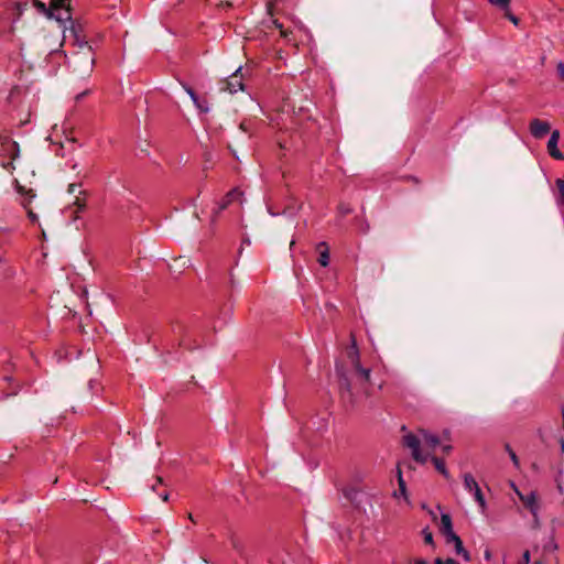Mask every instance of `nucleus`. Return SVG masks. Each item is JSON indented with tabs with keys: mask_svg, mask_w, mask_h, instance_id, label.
Returning <instances> with one entry per match:
<instances>
[{
	"mask_svg": "<svg viewBox=\"0 0 564 564\" xmlns=\"http://www.w3.org/2000/svg\"><path fill=\"white\" fill-rule=\"evenodd\" d=\"M171 332L173 334V338L164 339V347L167 349V352H171V349H174L175 347H183L188 350H193L198 347V345L195 344V340L191 338V329L184 323H173Z\"/></svg>",
	"mask_w": 564,
	"mask_h": 564,
	"instance_id": "nucleus-1",
	"label": "nucleus"
},
{
	"mask_svg": "<svg viewBox=\"0 0 564 564\" xmlns=\"http://www.w3.org/2000/svg\"><path fill=\"white\" fill-rule=\"evenodd\" d=\"M72 0H51L48 6L50 14L61 24L64 25L70 21L72 17Z\"/></svg>",
	"mask_w": 564,
	"mask_h": 564,
	"instance_id": "nucleus-2",
	"label": "nucleus"
},
{
	"mask_svg": "<svg viewBox=\"0 0 564 564\" xmlns=\"http://www.w3.org/2000/svg\"><path fill=\"white\" fill-rule=\"evenodd\" d=\"M464 488L474 495L475 501L478 503L481 513H485L487 510V502L485 496L476 481L475 477L470 473H466L463 476Z\"/></svg>",
	"mask_w": 564,
	"mask_h": 564,
	"instance_id": "nucleus-3",
	"label": "nucleus"
},
{
	"mask_svg": "<svg viewBox=\"0 0 564 564\" xmlns=\"http://www.w3.org/2000/svg\"><path fill=\"white\" fill-rule=\"evenodd\" d=\"M403 445L412 451V457L416 463L425 464L427 456L421 452V441L413 433L403 436Z\"/></svg>",
	"mask_w": 564,
	"mask_h": 564,
	"instance_id": "nucleus-4",
	"label": "nucleus"
},
{
	"mask_svg": "<svg viewBox=\"0 0 564 564\" xmlns=\"http://www.w3.org/2000/svg\"><path fill=\"white\" fill-rule=\"evenodd\" d=\"M221 90H226L230 94L245 90L242 68L238 67L228 78L223 82Z\"/></svg>",
	"mask_w": 564,
	"mask_h": 564,
	"instance_id": "nucleus-5",
	"label": "nucleus"
},
{
	"mask_svg": "<svg viewBox=\"0 0 564 564\" xmlns=\"http://www.w3.org/2000/svg\"><path fill=\"white\" fill-rule=\"evenodd\" d=\"M349 358L351 359L352 368L361 382H369L370 380V369L365 368L360 364L359 352L357 350L356 344L352 345V350L348 352Z\"/></svg>",
	"mask_w": 564,
	"mask_h": 564,
	"instance_id": "nucleus-6",
	"label": "nucleus"
},
{
	"mask_svg": "<svg viewBox=\"0 0 564 564\" xmlns=\"http://www.w3.org/2000/svg\"><path fill=\"white\" fill-rule=\"evenodd\" d=\"M68 22L70 23L69 32L74 37L75 44L80 48H87L88 52H91V46H89L88 42L86 41V35L84 34L80 23L74 21L72 18Z\"/></svg>",
	"mask_w": 564,
	"mask_h": 564,
	"instance_id": "nucleus-7",
	"label": "nucleus"
},
{
	"mask_svg": "<svg viewBox=\"0 0 564 564\" xmlns=\"http://www.w3.org/2000/svg\"><path fill=\"white\" fill-rule=\"evenodd\" d=\"M530 133L535 139H543L551 132V124L547 121L534 118L529 124Z\"/></svg>",
	"mask_w": 564,
	"mask_h": 564,
	"instance_id": "nucleus-8",
	"label": "nucleus"
},
{
	"mask_svg": "<svg viewBox=\"0 0 564 564\" xmlns=\"http://www.w3.org/2000/svg\"><path fill=\"white\" fill-rule=\"evenodd\" d=\"M242 193L237 188L229 191L217 204V207L214 209V215L217 216L227 209L232 202L240 199Z\"/></svg>",
	"mask_w": 564,
	"mask_h": 564,
	"instance_id": "nucleus-9",
	"label": "nucleus"
},
{
	"mask_svg": "<svg viewBox=\"0 0 564 564\" xmlns=\"http://www.w3.org/2000/svg\"><path fill=\"white\" fill-rule=\"evenodd\" d=\"M15 192L22 197L21 205L24 209L30 208L32 199L35 197V193L32 188H26L21 185L18 180L14 181Z\"/></svg>",
	"mask_w": 564,
	"mask_h": 564,
	"instance_id": "nucleus-10",
	"label": "nucleus"
},
{
	"mask_svg": "<svg viewBox=\"0 0 564 564\" xmlns=\"http://www.w3.org/2000/svg\"><path fill=\"white\" fill-rule=\"evenodd\" d=\"M558 140H560V131L553 130L551 132V137L547 141V145H546L547 152H549L550 156H552L555 160H564L563 153L557 148Z\"/></svg>",
	"mask_w": 564,
	"mask_h": 564,
	"instance_id": "nucleus-11",
	"label": "nucleus"
},
{
	"mask_svg": "<svg viewBox=\"0 0 564 564\" xmlns=\"http://www.w3.org/2000/svg\"><path fill=\"white\" fill-rule=\"evenodd\" d=\"M520 499L523 502L524 507L531 512V514L534 518H536L540 506L535 492L532 491L527 496L520 495Z\"/></svg>",
	"mask_w": 564,
	"mask_h": 564,
	"instance_id": "nucleus-12",
	"label": "nucleus"
},
{
	"mask_svg": "<svg viewBox=\"0 0 564 564\" xmlns=\"http://www.w3.org/2000/svg\"><path fill=\"white\" fill-rule=\"evenodd\" d=\"M316 251L318 252L317 262L322 267H327L329 264L330 256H329V247L327 242L322 241L316 245Z\"/></svg>",
	"mask_w": 564,
	"mask_h": 564,
	"instance_id": "nucleus-13",
	"label": "nucleus"
},
{
	"mask_svg": "<svg viewBox=\"0 0 564 564\" xmlns=\"http://www.w3.org/2000/svg\"><path fill=\"white\" fill-rule=\"evenodd\" d=\"M440 532L443 536H447L454 532L452 517L448 513L441 516Z\"/></svg>",
	"mask_w": 564,
	"mask_h": 564,
	"instance_id": "nucleus-14",
	"label": "nucleus"
},
{
	"mask_svg": "<svg viewBox=\"0 0 564 564\" xmlns=\"http://www.w3.org/2000/svg\"><path fill=\"white\" fill-rule=\"evenodd\" d=\"M191 99L200 113L209 112V110H210L209 102L206 97H200L196 94Z\"/></svg>",
	"mask_w": 564,
	"mask_h": 564,
	"instance_id": "nucleus-15",
	"label": "nucleus"
},
{
	"mask_svg": "<svg viewBox=\"0 0 564 564\" xmlns=\"http://www.w3.org/2000/svg\"><path fill=\"white\" fill-rule=\"evenodd\" d=\"M339 387H340V391H341V397L344 399L347 398L351 402L352 401L351 400V398H352L351 386H350L349 379L346 376L340 377Z\"/></svg>",
	"mask_w": 564,
	"mask_h": 564,
	"instance_id": "nucleus-16",
	"label": "nucleus"
},
{
	"mask_svg": "<svg viewBox=\"0 0 564 564\" xmlns=\"http://www.w3.org/2000/svg\"><path fill=\"white\" fill-rule=\"evenodd\" d=\"M431 460L438 473H441L445 478H449V473L446 468L444 458L432 456Z\"/></svg>",
	"mask_w": 564,
	"mask_h": 564,
	"instance_id": "nucleus-17",
	"label": "nucleus"
},
{
	"mask_svg": "<svg viewBox=\"0 0 564 564\" xmlns=\"http://www.w3.org/2000/svg\"><path fill=\"white\" fill-rule=\"evenodd\" d=\"M454 546L457 555H460L467 562L470 561V553L464 547L462 539H457Z\"/></svg>",
	"mask_w": 564,
	"mask_h": 564,
	"instance_id": "nucleus-18",
	"label": "nucleus"
},
{
	"mask_svg": "<svg viewBox=\"0 0 564 564\" xmlns=\"http://www.w3.org/2000/svg\"><path fill=\"white\" fill-rule=\"evenodd\" d=\"M423 441L431 448H435L440 444V437L427 432L423 433Z\"/></svg>",
	"mask_w": 564,
	"mask_h": 564,
	"instance_id": "nucleus-19",
	"label": "nucleus"
},
{
	"mask_svg": "<svg viewBox=\"0 0 564 564\" xmlns=\"http://www.w3.org/2000/svg\"><path fill=\"white\" fill-rule=\"evenodd\" d=\"M7 151L10 152V158L15 160L19 156V144L15 141L9 140L7 144Z\"/></svg>",
	"mask_w": 564,
	"mask_h": 564,
	"instance_id": "nucleus-20",
	"label": "nucleus"
},
{
	"mask_svg": "<svg viewBox=\"0 0 564 564\" xmlns=\"http://www.w3.org/2000/svg\"><path fill=\"white\" fill-rule=\"evenodd\" d=\"M491 6L499 10H506L510 7L511 0H487Z\"/></svg>",
	"mask_w": 564,
	"mask_h": 564,
	"instance_id": "nucleus-21",
	"label": "nucleus"
},
{
	"mask_svg": "<svg viewBox=\"0 0 564 564\" xmlns=\"http://www.w3.org/2000/svg\"><path fill=\"white\" fill-rule=\"evenodd\" d=\"M34 6L40 12L44 13L48 19H54L53 15L50 14L48 7H46L44 2L34 0Z\"/></svg>",
	"mask_w": 564,
	"mask_h": 564,
	"instance_id": "nucleus-22",
	"label": "nucleus"
},
{
	"mask_svg": "<svg viewBox=\"0 0 564 564\" xmlns=\"http://www.w3.org/2000/svg\"><path fill=\"white\" fill-rule=\"evenodd\" d=\"M398 484H399V491L402 496H405L406 495V485H405V481L402 477V470L400 469V467H398Z\"/></svg>",
	"mask_w": 564,
	"mask_h": 564,
	"instance_id": "nucleus-23",
	"label": "nucleus"
},
{
	"mask_svg": "<svg viewBox=\"0 0 564 564\" xmlns=\"http://www.w3.org/2000/svg\"><path fill=\"white\" fill-rule=\"evenodd\" d=\"M423 539L426 544L433 545V533L429 530V528H425L422 530Z\"/></svg>",
	"mask_w": 564,
	"mask_h": 564,
	"instance_id": "nucleus-24",
	"label": "nucleus"
},
{
	"mask_svg": "<svg viewBox=\"0 0 564 564\" xmlns=\"http://www.w3.org/2000/svg\"><path fill=\"white\" fill-rule=\"evenodd\" d=\"M503 13H505V17L511 21L514 25H518L520 20L518 17H516L511 11H510V7L506 10H502Z\"/></svg>",
	"mask_w": 564,
	"mask_h": 564,
	"instance_id": "nucleus-25",
	"label": "nucleus"
},
{
	"mask_svg": "<svg viewBox=\"0 0 564 564\" xmlns=\"http://www.w3.org/2000/svg\"><path fill=\"white\" fill-rule=\"evenodd\" d=\"M338 212L341 216H347L352 213V208L348 204L340 203L338 206Z\"/></svg>",
	"mask_w": 564,
	"mask_h": 564,
	"instance_id": "nucleus-26",
	"label": "nucleus"
},
{
	"mask_svg": "<svg viewBox=\"0 0 564 564\" xmlns=\"http://www.w3.org/2000/svg\"><path fill=\"white\" fill-rule=\"evenodd\" d=\"M74 205H76L77 209L76 213L83 212L86 208V202L85 199H82L80 197L76 196Z\"/></svg>",
	"mask_w": 564,
	"mask_h": 564,
	"instance_id": "nucleus-27",
	"label": "nucleus"
},
{
	"mask_svg": "<svg viewBox=\"0 0 564 564\" xmlns=\"http://www.w3.org/2000/svg\"><path fill=\"white\" fill-rule=\"evenodd\" d=\"M506 449L507 452L509 453L510 455V458L512 460V463L516 465V466H519V458L517 456V454L512 451V448L510 447L509 444L506 445Z\"/></svg>",
	"mask_w": 564,
	"mask_h": 564,
	"instance_id": "nucleus-28",
	"label": "nucleus"
},
{
	"mask_svg": "<svg viewBox=\"0 0 564 564\" xmlns=\"http://www.w3.org/2000/svg\"><path fill=\"white\" fill-rule=\"evenodd\" d=\"M181 86L183 87V89L188 94V96L192 98L194 95H196L197 93L194 90V88L188 85L187 83L185 82H180Z\"/></svg>",
	"mask_w": 564,
	"mask_h": 564,
	"instance_id": "nucleus-29",
	"label": "nucleus"
},
{
	"mask_svg": "<svg viewBox=\"0 0 564 564\" xmlns=\"http://www.w3.org/2000/svg\"><path fill=\"white\" fill-rule=\"evenodd\" d=\"M557 549V544L554 540V536L552 535L550 538V541L544 545L545 551H555Z\"/></svg>",
	"mask_w": 564,
	"mask_h": 564,
	"instance_id": "nucleus-30",
	"label": "nucleus"
},
{
	"mask_svg": "<svg viewBox=\"0 0 564 564\" xmlns=\"http://www.w3.org/2000/svg\"><path fill=\"white\" fill-rule=\"evenodd\" d=\"M556 72H557V76H558L560 80L564 83V63L563 62L557 63Z\"/></svg>",
	"mask_w": 564,
	"mask_h": 564,
	"instance_id": "nucleus-31",
	"label": "nucleus"
},
{
	"mask_svg": "<svg viewBox=\"0 0 564 564\" xmlns=\"http://www.w3.org/2000/svg\"><path fill=\"white\" fill-rule=\"evenodd\" d=\"M356 494H357V491H356L355 489H352V488H350V489H345V490H344V496H345L348 500H350V501H352V500H354V498H355Z\"/></svg>",
	"mask_w": 564,
	"mask_h": 564,
	"instance_id": "nucleus-32",
	"label": "nucleus"
},
{
	"mask_svg": "<svg viewBox=\"0 0 564 564\" xmlns=\"http://www.w3.org/2000/svg\"><path fill=\"white\" fill-rule=\"evenodd\" d=\"M444 538H445V542L447 544H451V543L454 544L457 541V539H460L455 532H453L452 534L444 536Z\"/></svg>",
	"mask_w": 564,
	"mask_h": 564,
	"instance_id": "nucleus-33",
	"label": "nucleus"
},
{
	"mask_svg": "<svg viewBox=\"0 0 564 564\" xmlns=\"http://www.w3.org/2000/svg\"><path fill=\"white\" fill-rule=\"evenodd\" d=\"M25 210L28 213V217H29L30 221L33 223V224L36 223L37 219H39L37 215L31 208H28Z\"/></svg>",
	"mask_w": 564,
	"mask_h": 564,
	"instance_id": "nucleus-34",
	"label": "nucleus"
},
{
	"mask_svg": "<svg viewBox=\"0 0 564 564\" xmlns=\"http://www.w3.org/2000/svg\"><path fill=\"white\" fill-rule=\"evenodd\" d=\"M240 130H242L246 133H250V122L243 120L239 124Z\"/></svg>",
	"mask_w": 564,
	"mask_h": 564,
	"instance_id": "nucleus-35",
	"label": "nucleus"
},
{
	"mask_svg": "<svg viewBox=\"0 0 564 564\" xmlns=\"http://www.w3.org/2000/svg\"><path fill=\"white\" fill-rule=\"evenodd\" d=\"M273 23H274L275 28L280 30L281 35L283 37H286L288 36V32L285 30H283L282 23H280L278 20H274Z\"/></svg>",
	"mask_w": 564,
	"mask_h": 564,
	"instance_id": "nucleus-36",
	"label": "nucleus"
},
{
	"mask_svg": "<svg viewBox=\"0 0 564 564\" xmlns=\"http://www.w3.org/2000/svg\"><path fill=\"white\" fill-rule=\"evenodd\" d=\"M78 184H69L68 186V193L74 194L78 189Z\"/></svg>",
	"mask_w": 564,
	"mask_h": 564,
	"instance_id": "nucleus-37",
	"label": "nucleus"
},
{
	"mask_svg": "<svg viewBox=\"0 0 564 564\" xmlns=\"http://www.w3.org/2000/svg\"><path fill=\"white\" fill-rule=\"evenodd\" d=\"M522 558H523V563L524 564H528L530 562V552L529 551H525L522 555Z\"/></svg>",
	"mask_w": 564,
	"mask_h": 564,
	"instance_id": "nucleus-38",
	"label": "nucleus"
},
{
	"mask_svg": "<svg viewBox=\"0 0 564 564\" xmlns=\"http://www.w3.org/2000/svg\"><path fill=\"white\" fill-rule=\"evenodd\" d=\"M159 496L162 498L163 501L169 500V492L165 490L163 492L159 494Z\"/></svg>",
	"mask_w": 564,
	"mask_h": 564,
	"instance_id": "nucleus-39",
	"label": "nucleus"
},
{
	"mask_svg": "<svg viewBox=\"0 0 564 564\" xmlns=\"http://www.w3.org/2000/svg\"><path fill=\"white\" fill-rule=\"evenodd\" d=\"M442 451H443L444 454H449L451 451H452V446L451 445H444L442 447Z\"/></svg>",
	"mask_w": 564,
	"mask_h": 564,
	"instance_id": "nucleus-40",
	"label": "nucleus"
},
{
	"mask_svg": "<svg viewBox=\"0 0 564 564\" xmlns=\"http://www.w3.org/2000/svg\"><path fill=\"white\" fill-rule=\"evenodd\" d=\"M414 564H430L426 560L423 558H415Z\"/></svg>",
	"mask_w": 564,
	"mask_h": 564,
	"instance_id": "nucleus-41",
	"label": "nucleus"
},
{
	"mask_svg": "<svg viewBox=\"0 0 564 564\" xmlns=\"http://www.w3.org/2000/svg\"><path fill=\"white\" fill-rule=\"evenodd\" d=\"M446 564H459V563L454 558H447Z\"/></svg>",
	"mask_w": 564,
	"mask_h": 564,
	"instance_id": "nucleus-42",
	"label": "nucleus"
},
{
	"mask_svg": "<svg viewBox=\"0 0 564 564\" xmlns=\"http://www.w3.org/2000/svg\"><path fill=\"white\" fill-rule=\"evenodd\" d=\"M434 564H446V561L444 562L442 558L437 557Z\"/></svg>",
	"mask_w": 564,
	"mask_h": 564,
	"instance_id": "nucleus-43",
	"label": "nucleus"
},
{
	"mask_svg": "<svg viewBox=\"0 0 564 564\" xmlns=\"http://www.w3.org/2000/svg\"><path fill=\"white\" fill-rule=\"evenodd\" d=\"M560 443H561V452L564 454V440L561 438Z\"/></svg>",
	"mask_w": 564,
	"mask_h": 564,
	"instance_id": "nucleus-44",
	"label": "nucleus"
},
{
	"mask_svg": "<svg viewBox=\"0 0 564 564\" xmlns=\"http://www.w3.org/2000/svg\"><path fill=\"white\" fill-rule=\"evenodd\" d=\"M406 178L413 181L414 183H419V180L415 176H408Z\"/></svg>",
	"mask_w": 564,
	"mask_h": 564,
	"instance_id": "nucleus-45",
	"label": "nucleus"
},
{
	"mask_svg": "<svg viewBox=\"0 0 564 564\" xmlns=\"http://www.w3.org/2000/svg\"><path fill=\"white\" fill-rule=\"evenodd\" d=\"M155 481H156V485H161L162 484V478L161 477H156Z\"/></svg>",
	"mask_w": 564,
	"mask_h": 564,
	"instance_id": "nucleus-46",
	"label": "nucleus"
},
{
	"mask_svg": "<svg viewBox=\"0 0 564 564\" xmlns=\"http://www.w3.org/2000/svg\"><path fill=\"white\" fill-rule=\"evenodd\" d=\"M557 488H558V491H560L561 494H564L563 488H562V486H561V485H558V486H557Z\"/></svg>",
	"mask_w": 564,
	"mask_h": 564,
	"instance_id": "nucleus-47",
	"label": "nucleus"
},
{
	"mask_svg": "<svg viewBox=\"0 0 564 564\" xmlns=\"http://www.w3.org/2000/svg\"><path fill=\"white\" fill-rule=\"evenodd\" d=\"M485 555H486V558H489L490 557V552L486 551Z\"/></svg>",
	"mask_w": 564,
	"mask_h": 564,
	"instance_id": "nucleus-48",
	"label": "nucleus"
},
{
	"mask_svg": "<svg viewBox=\"0 0 564 564\" xmlns=\"http://www.w3.org/2000/svg\"><path fill=\"white\" fill-rule=\"evenodd\" d=\"M563 427H564V408H562Z\"/></svg>",
	"mask_w": 564,
	"mask_h": 564,
	"instance_id": "nucleus-49",
	"label": "nucleus"
},
{
	"mask_svg": "<svg viewBox=\"0 0 564 564\" xmlns=\"http://www.w3.org/2000/svg\"><path fill=\"white\" fill-rule=\"evenodd\" d=\"M152 489L155 491L156 490V485H152Z\"/></svg>",
	"mask_w": 564,
	"mask_h": 564,
	"instance_id": "nucleus-50",
	"label": "nucleus"
},
{
	"mask_svg": "<svg viewBox=\"0 0 564 564\" xmlns=\"http://www.w3.org/2000/svg\"><path fill=\"white\" fill-rule=\"evenodd\" d=\"M535 564H539V563H535Z\"/></svg>",
	"mask_w": 564,
	"mask_h": 564,
	"instance_id": "nucleus-51",
	"label": "nucleus"
}]
</instances>
